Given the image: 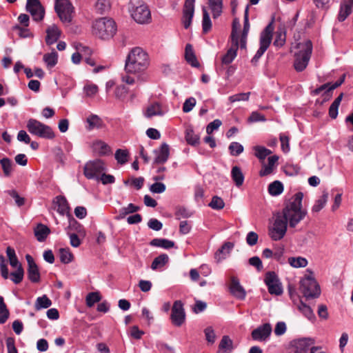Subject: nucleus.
<instances>
[{"label":"nucleus","instance_id":"nucleus-1","mask_svg":"<svg viewBox=\"0 0 353 353\" xmlns=\"http://www.w3.org/2000/svg\"><path fill=\"white\" fill-rule=\"evenodd\" d=\"M303 198L302 192L296 193L280 212L290 228H295L307 215V210L302 207Z\"/></svg>","mask_w":353,"mask_h":353},{"label":"nucleus","instance_id":"nucleus-2","mask_svg":"<svg viewBox=\"0 0 353 353\" xmlns=\"http://www.w3.org/2000/svg\"><path fill=\"white\" fill-rule=\"evenodd\" d=\"M149 64L147 53L141 48H134L129 53L125 65L126 73L137 74V80H147L143 72Z\"/></svg>","mask_w":353,"mask_h":353},{"label":"nucleus","instance_id":"nucleus-3","mask_svg":"<svg viewBox=\"0 0 353 353\" xmlns=\"http://www.w3.org/2000/svg\"><path fill=\"white\" fill-rule=\"evenodd\" d=\"M117 32V25L112 19L102 17L92 24V33L101 39L108 40Z\"/></svg>","mask_w":353,"mask_h":353},{"label":"nucleus","instance_id":"nucleus-4","mask_svg":"<svg viewBox=\"0 0 353 353\" xmlns=\"http://www.w3.org/2000/svg\"><path fill=\"white\" fill-rule=\"evenodd\" d=\"M298 50L295 53L294 63V68L298 72H301L307 67L312 52V43L310 40L299 43L296 45Z\"/></svg>","mask_w":353,"mask_h":353},{"label":"nucleus","instance_id":"nucleus-5","mask_svg":"<svg viewBox=\"0 0 353 353\" xmlns=\"http://www.w3.org/2000/svg\"><path fill=\"white\" fill-rule=\"evenodd\" d=\"M300 285V290L306 299H315L319 296L320 287L311 272L309 275H305L301 280Z\"/></svg>","mask_w":353,"mask_h":353},{"label":"nucleus","instance_id":"nucleus-6","mask_svg":"<svg viewBox=\"0 0 353 353\" xmlns=\"http://www.w3.org/2000/svg\"><path fill=\"white\" fill-rule=\"evenodd\" d=\"M26 128L30 134L39 137L47 139H52L54 137L52 129L37 119H30L27 121Z\"/></svg>","mask_w":353,"mask_h":353},{"label":"nucleus","instance_id":"nucleus-7","mask_svg":"<svg viewBox=\"0 0 353 353\" xmlns=\"http://www.w3.org/2000/svg\"><path fill=\"white\" fill-rule=\"evenodd\" d=\"M274 30L272 20L260 34V47L251 61L252 63H256L269 48L272 40Z\"/></svg>","mask_w":353,"mask_h":353},{"label":"nucleus","instance_id":"nucleus-8","mask_svg":"<svg viewBox=\"0 0 353 353\" xmlns=\"http://www.w3.org/2000/svg\"><path fill=\"white\" fill-rule=\"evenodd\" d=\"M288 225L286 220L278 212L272 225L269 228V236L274 241L282 239L286 234Z\"/></svg>","mask_w":353,"mask_h":353},{"label":"nucleus","instance_id":"nucleus-9","mask_svg":"<svg viewBox=\"0 0 353 353\" xmlns=\"http://www.w3.org/2000/svg\"><path fill=\"white\" fill-rule=\"evenodd\" d=\"M54 9L62 23L69 25L72 22L74 7L69 0L55 3Z\"/></svg>","mask_w":353,"mask_h":353},{"label":"nucleus","instance_id":"nucleus-10","mask_svg":"<svg viewBox=\"0 0 353 353\" xmlns=\"http://www.w3.org/2000/svg\"><path fill=\"white\" fill-rule=\"evenodd\" d=\"M105 170L104 163L100 159L88 162L84 167V175L88 179L99 181V175Z\"/></svg>","mask_w":353,"mask_h":353},{"label":"nucleus","instance_id":"nucleus-11","mask_svg":"<svg viewBox=\"0 0 353 353\" xmlns=\"http://www.w3.org/2000/svg\"><path fill=\"white\" fill-rule=\"evenodd\" d=\"M318 350V347L314 345V341L310 339L294 341L291 350L294 353H316Z\"/></svg>","mask_w":353,"mask_h":353},{"label":"nucleus","instance_id":"nucleus-12","mask_svg":"<svg viewBox=\"0 0 353 353\" xmlns=\"http://www.w3.org/2000/svg\"><path fill=\"white\" fill-rule=\"evenodd\" d=\"M132 17L137 23L140 24L148 23L152 19L150 10L145 4L136 7Z\"/></svg>","mask_w":353,"mask_h":353},{"label":"nucleus","instance_id":"nucleus-13","mask_svg":"<svg viewBox=\"0 0 353 353\" xmlns=\"http://www.w3.org/2000/svg\"><path fill=\"white\" fill-rule=\"evenodd\" d=\"M171 320L172 323L177 327L181 326L185 322V313L183 304L181 301L174 302L172 308Z\"/></svg>","mask_w":353,"mask_h":353},{"label":"nucleus","instance_id":"nucleus-14","mask_svg":"<svg viewBox=\"0 0 353 353\" xmlns=\"http://www.w3.org/2000/svg\"><path fill=\"white\" fill-rule=\"evenodd\" d=\"M265 283L271 294L280 295L283 292L277 275L274 272H268L265 274Z\"/></svg>","mask_w":353,"mask_h":353},{"label":"nucleus","instance_id":"nucleus-15","mask_svg":"<svg viewBox=\"0 0 353 353\" xmlns=\"http://www.w3.org/2000/svg\"><path fill=\"white\" fill-rule=\"evenodd\" d=\"M194 2L195 0H185L183 10L182 23L185 29H188L191 23L194 13Z\"/></svg>","mask_w":353,"mask_h":353},{"label":"nucleus","instance_id":"nucleus-16","mask_svg":"<svg viewBox=\"0 0 353 353\" xmlns=\"http://www.w3.org/2000/svg\"><path fill=\"white\" fill-rule=\"evenodd\" d=\"M26 259L28 263L27 274L28 279L32 283H39L41 279L40 272L34 259L30 254H26Z\"/></svg>","mask_w":353,"mask_h":353},{"label":"nucleus","instance_id":"nucleus-17","mask_svg":"<svg viewBox=\"0 0 353 353\" xmlns=\"http://www.w3.org/2000/svg\"><path fill=\"white\" fill-rule=\"evenodd\" d=\"M272 332V326L270 323H264L252 332V337L255 341H263L266 340Z\"/></svg>","mask_w":353,"mask_h":353},{"label":"nucleus","instance_id":"nucleus-18","mask_svg":"<svg viewBox=\"0 0 353 353\" xmlns=\"http://www.w3.org/2000/svg\"><path fill=\"white\" fill-rule=\"evenodd\" d=\"M27 10L31 14L35 21H41L44 17V10L39 1L27 2Z\"/></svg>","mask_w":353,"mask_h":353},{"label":"nucleus","instance_id":"nucleus-19","mask_svg":"<svg viewBox=\"0 0 353 353\" xmlns=\"http://www.w3.org/2000/svg\"><path fill=\"white\" fill-rule=\"evenodd\" d=\"M154 152L156 155L154 163L163 164L167 161L170 156L169 145L167 143H163L159 149L154 150Z\"/></svg>","mask_w":353,"mask_h":353},{"label":"nucleus","instance_id":"nucleus-20","mask_svg":"<svg viewBox=\"0 0 353 353\" xmlns=\"http://www.w3.org/2000/svg\"><path fill=\"white\" fill-rule=\"evenodd\" d=\"M85 128L88 131H92L94 129L99 130L104 127L105 124L102 119L94 114H90L85 119Z\"/></svg>","mask_w":353,"mask_h":353},{"label":"nucleus","instance_id":"nucleus-21","mask_svg":"<svg viewBox=\"0 0 353 353\" xmlns=\"http://www.w3.org/2000/svg\"><path fill=\"white\" fill-rule=\"evenodd\" d=\"M230 290L231 294L236 299L243 300L245 298L246 292L236 277H232L231 279Z\"/></svg>","mask_w":353,"mask_h":353},{"label":"nucleus","instance_id":"nucleus-22","mask_svg":"<svg viewBox=\"0 0 353 353\" xmlns=\"http://www.w3.org/2000/svg\"><path fill=\"white\" fill-rule=\"evenodd\" d=\"M352 12L353 0H343L341 4L340 11L338 15L339 21H345Z\"/></svg>","mask_w":353,"mask_h":353},{"label":"nucleus","instance_id":"nucleus-23","mask_svg":"<svg viewBox=\"0 0 353 353\" xmlns=\"http://www.w3.org/2000/svg\"><path fill=\"white\" fill-rule=\"evenodd\" d=\"M46 42L48 45H52L57 41L61 36V30L54 24L49 26L46 30Z\"/></svg>","mask_w":353,"mask_h":353},{"label":"nucleus","instance_id":"nucleus-24","mask_svg":"<svg viewBox=\"0 0 353 353\" xmlns=\"http://www.w3.org/2000/svg\"><path fill=\"white\" fill-rule=\"evenodd\" d=\"M239 48V41H232V46L227 51L226 54L222 57L223 64L228 65L231 63L236 57L237 50Z\"/></svg>","mask_w":353,"mask_h":353},{"label":"nucleus","instance_id":"nucleus-25","mask_svg":"<svg viewBox=\"0 0 353 353\" xmlns=\"http://www.w3.org/2000/svg\"><path fill=\"white\" fill-rule=\"evenodd\" d=\"M234 248V243L231 242L225 243L215 253L214 258L219 263L225 259Z\"/></svg>","mask_w":353,"mask_h":353},{"label":"nucleus","instance_id":"nucleus-26","mask_svg":"<svg viewBox=\"0 0 353 353\" xmlns=\"http://www.w3.org/2000/svg\"><path fill=\"white\" fill-rule=\"evenodd\" d=\"M278 160L279 157L277 155L270 157L268 158V163L267 165H263L262 169L259 172V175L261 176H265L270 174L273 172Z\"/></svg>","mask_w":353,"mask_h":353},{"label":"nucleus","instance_id":"nucleus-27","mask_svg":"<svg viewBox=\"0 0 353 353\" xmlns=\"http://www.w3.org/2000/svg\"><path fill=\"white\" fill-rule=\"evenodd\" d=\"M234 349L233 341L229 336L225 335L222 337L219 344L217 353H231Z\"/></svg>","mask_w":353,"mask_h":353},{"label":"nucleus","instance_id":"nucleus-28","mask_svg":"<svg viewBox=\"0 0 353 353\" xmlns=\"http://www.w3.org/2000/svg\"><path fill=\"white\" fill-rule=\"evenodd\" d=\"M248 6L246 7L245 13H244V26L243 32L241 34V37L240 40V46L241 48H245L246 47V41L248 34L250 30V23L248 19Z\"/></svg>","mask_w":353,"mask_h":353},{"label":"nucleus","instance_id":"nucleus-29","mask_svg":"<svg viewBox=\"0 0 353 353\" xmlns=\"http://www.w3.org/2000/svg\"><path fill=\"white\" fill-rule=\"evenodd\" d=\"M185 58L187 62L190 63L192 67H199V63L196 59V57L193 50V48L190 44H187L185 46Z\"/></svg>","mask_w":353,"mask_h":353},{"label":"nucleus","instance_id":"nucleus-30","mask_svg":"<svg viewBox=\"0 0 353 353\" xmlns=\"http://www.w3.org/2000/svg\"><path fill=\"white\" fill-rule=\"evenodd\" d=\"M208 5L214 19L219 17L223 11V0H208Z\"/></svg>","mask_w":353,"mask_h":353},{"label":"nucleus","instance_id":"nucleus-31","mask_svg":"<svg viewBox=\"0 0 353 353\" xmlns=\"http://www.w3.org/2000/svg\"><path fill=\"white\" fill-rule=\"evenodd\" d=\"M231 177L236 186L240 187L243 185L244 181V175L239 167L234 166L232 168Z\"/></svg>","mask_w":353,"mask_h":353},{"label":"nucleus","instance_id":"nucleus-32","mask_svg":"<svg viewBox=\"0 0 353 353\" xmlns=\"http://www.w3.org/2000/svg\"><path fill=\"white\" fill-rule=\"evenodd\" d=\"M50 232V229L43 224H39L34 229V235L40 242L44 241Z\"/></svg>","mask_w":353,"mask_h":353},{"label":"nucleus","instance_id":"nucleus-33","mask_svg":"<svg viewBox=\"0 0 353 353\" xmlns=\"http://www.w3.org/2000/svg\"><path fill=\"white\" fill-rule=\"evenodd\" d=\"M43 60L48 68H52L58 62V53L53 50L51 52L45 54Z\"/></svg>","mask_w":353,"mask_h":353},{"label":"nucleus","instance_id":"nucleus-34","mask_svg":"<svg viewBox=\"0 0 353 353\" xmlns=\"http://www.w3.org/2000/svg\"><path fill=\"white\" fill-rule=\"evenodd\" d=\"M150 244L152 246L159 247L164 249H170L174 246V242L166 239H154Z\"/></svg>","mask_w":353,"mask_h":353},{"label":"nucleus","instance_id":"nucleus-35","mask_svg":"<svg viewBox=\"0 0 353 353\" xmlns=\"http://www.w3.org/2000/svg\"><path fill=\"white\" fill-rule=\"evenodd\" d=\"M92 149L100 155H105L110 152V147L101 140L93 142Z\"/></svg>","mask_w":353,"mask_h":353},{"label":"nucleus","instance_id":"nucleus-36","mask_svg":"<svg viewBox=\"0 0 353 353\" xmlns=\"http://www.w3.org/2000/svg\"><path fill=\"white\" fill-rule=\"evenodd\" d=\"M56 203L57 205V212L63 215L69 212L68 203L66 199L63 196L56 197Z\"/></svg>","mask_w":353,"mask_h":353},{"label":"nucleus","instance_id":"nucleus-37","mask_svg":"<svg viewBox=\"0 0 353 353\" xmlns=\"http://www.w3.org/2000/svg\"><path fill=\"white\" fill-rule=\"evenodd\" d=\"M163 112L160 104L154 103L148 107L145 115L146 117L150 118L154 116H161L163 115Z\"/></svg>","mask_w":353,"mask_h":353},{"label":"nucleus","instance_id":"nucleus-38","mask_svg":"<svg viewBox=\"0 0 353 353\" xmlns=\"http://www.w3.org/2000/svg\"><path fill=\"white\" fill-rule=\"evenodd\" d=\"M343 97V93H341L337 98L332 102L329 108V115L332 119H336L338 115V109Z\"/></svg>","mask_w":353,"mask_h":353},{"label":"nucleus","instance_id":"nucleus-39","mask_svg":"<svg viewBox=\"0 0 353 353\" xmlns=\"http://www.w3.org/2000/svg\"><path fill=\"white\" fill-rule=\"evenodd\" d=\"M283 191V185L279 181H274L268 186V192L272 196H278Z\"/></svg>","mask_w":353,"mask_h":353},{"label":"nucleus","instance_id":"nucleus-40","mask_svg":"<svg viewBox=\"0 0 353 353\" xmlns=\"http://www.w3.org/2000/svg\"><path fill=\"white\" fill-rule=\"evenodd\" d=\"M139 210V207L130 203L127 207L123 208L120 210L119 215L116 217L117 220L123 219L127 214L134 213Z\"/></svg>","mask_w":353,"mask_h":353},{"label":"nucleus","instance_id":"nucleus-41","mask_svg":"<svg viewBox=\"0 0 353 353\" xmlns=\"http://www.w3.org/2000/svg\"><path fill=\"white\" fill-rule=\"evenodd\" d=\"M52 305L51 300L46 296L38 297L36 300L34 307L37 310H39L43 308H48Z\"/></svg>","mask_w":353,"mask_h":353},{"label":"nucleus","instance_id":"nucleus-42","mask_svg":"<svg viewBox=\"0 0 353 353\" xmlns=\"http://www.w3.org/2000/svg\"><path fill=\"white\" fill-rule=\"evenodd\" d=\"M288 263L292 267L295 268H305L307 265V260L302 256L290 257Z\"/></svg>","mask_w":353,"mask_h":353},{"label":"nucleus","instance_id":"nucleus-43","mask_svg":"<svg viewBox=\"0 0 353 353\" xmlns=\"http://www.w3.org/2000/svg\"><path fill=\"white\" fill-rule=\"evenodd\" d=\"M254 155L260 160L263 161L272 151L263 146L256 145L254 147Z\"/></svg>","mask_w":353,"mask_h":353},{"label":"nucleus","instance_id":"nucleus-44","mask_svg":"<svg viewBox=\"0 0 353 353\" xmlns=\"http://www.w3.org/2000/svg\"><path fill=\"white\" fill-rule=\"evenodd\" d=\"M169 257L166 254H162L156 257L152 263L151 268L157 270L159 268L164 266L168 261Z\"/></svg>","mask_w":353,"mask_h":353},{"label":"nucleus","instance_id":"nucleus-45","mask_svg":"<svg viewBox=\"0 0 353 353\" xmlns=\"http://www.w3.org/2000/svg\"><path fill=\"white\" fill-rule=\"evenodd\" d=\"M328 199V193L327 192H323L322 196L316 200L315 204L312 207V212H318L321 209L323 208L325 205L326 204Z\"/></svg>","mask_w":353,"mask_h":353},{"label":"nucleus","instance_id":"nucleus-46","mask_svg":"<svg viewBox=\"0 0 353 353\" xmlns=\"http://www.w3.org/2000/svg\"><path fill=\"white\" fill-rule=\"evenodd\" d=\"M6 254L9 259L10 264L12 268H18L19 265H21L18 261L14 250L10 246L8 247L6 249Z\"/></svg>","mask_w":353,"mask_h":353},{"label":"nucleus","instance_id":"nucleus-47","mask_svg":"<svg viewBox=\"0 0 353 353\" xmlns=\"http://www.w3.org/2000/svg\"><path fill=\"white\" fill-rule=\"evenodd\" d=\"M203 11V20H202V28L203 32L207 33L212 28V22L210 18V15L205 7L202 8Z\"/></svg>","mask_w":353,"mask_h":353},{"label":"nucleus","instance_id":"nucleus-48","mask_svg":"<svg viewBox=\"0 0 353 353\" xmlns=\"http://www.w3.org/2000/svg\"><path fill=\"white\" fill-rule=\"evenodd\" d=\"M185 140L191 145H196L199 143V137L194 133L193 130L187 129L185 132Z\"/></svg>","mask_w":353,"mask_h":353},{"label":"nucleus","instance_id":"nucleus-49","mask_svg":"<svg viewBox=\"0 0 353 353\" xmlns=\"http://www.w3.org/2000/svg\"><path fill=\"white\" fill-rule=\"evenodd\" d=\"M59 257L61 262L65 264L70 263L73 259V255L68 248H61Z\"/></svg>","mask_w":353,"mask_h":353},{"label":"nucleus","instance_id":"nucleus-50","mask_svg":"<svg viewBox=\"0 0 353 353\" xmlns=\"http://www.w3.org/2000/svg\"><path fill=\"white\" fill-rule=\"evenodd\" d=\"M24 276V271L21 265L17 268V270L10 273V279L15 283H20Z\"/></svg>","mask_w":353,"mask_h":353},{"label":"nucleus","instance_id":"nucleus-51","mask_svg":"<svg viewBox=\"0 0 353 353\" xmlns=\"http://www.w3.org/2000/svg\"><path fill=\"white\" fill-rule=\"evenodd\" d=\"M9 317V311L4 303L3 298L0 296V323H4Z\"/></svg>","mask_w":353,"mask_h":353},{"label":"nucleus","instance_id":"nucleus-52","mask_svg":"<svg viewBox=\"0 0 353 353\" xmlns=\"http://www.w3.org/2000/svg\"><path fill=\"white\" fill-rule=\"evenodd\" d=\"M101 299V296L99 292H90L85 299L86 305L88 307H91L94 305V303L99 302Z\"/></svg>","mask_w":353,"mask_h":353},{"label":"nucleus","instance_id":"nucleus-53","mask_svg":"<svg viewBox=\"0 0 353 353\" xmlns=\"http://www.w3.org/2000/svg\"><path fill=\"white\" fill-rule=\"evenodd\" d=\"M128 152L125 150L118 149L115 152V159L120 164H124L128 161Z\"/></svg>","mask_w":353,"mask_h":353},{"label":"nucleus","instance_id":"nucleus-54","mask_svg":"<svg viewBox=\"0 0 353 353\" xmlns=\"http://www.w3.org/2000/svg\"><path fill=\"white\" fill-rule=\"evenodd\" d=\"M3 173L5 176H8L12 172V162L8 158H3L0 160Z\"/></svg>","mask_w":353,"mask_h":353},{"label":"nucleus","instance_id":"nucleus-55","mask_svg":"<svg viewBox=\"0 0 353 353\" xmlns=\"http://www.w3.org/2000/svg\"><path fill=\"white\" fill-rule=\"evenodd\" d=\"M208 205L213 210H219L224 208L225 203L221 197L218 196H214Z\"/></svg>","mask_w":353,"mask_h":353},{"label":"nucleus","instance_id":"nucleus-56","mask_svg":"<svg viewBox=\"0 0 353 353\" xmlns=\"http://www.w3.org/2000/svg\"><path fill=\"white\" fill-rule=\"evenodd\" d=\"M228 149L232 156H239L243 152V146L238 142H232Z\"/></svg>","mask_w":353,"mask_h":353},{"label":"nucleus","instance_id":"nucleus-57","mask_svg":"<svg viewBox=\"0 0 353 353\" xmlns=\"http://www.w3.org/2000/svg\"><path fill=\"white\" fill-rule=\"evenodd\" d=\"M298 307L302 314L308 319L311 320L314 318L313 311L310 306L307 305L303 302H301Z\"/></svg>","mask_w":353,"mask_h":353},{"label":"nucleus","instance_id":"nucleus-58","mask_svg":"<svg viewBox=\"0 0 353 353\" xmlns=\"http://www.w3.org/2000/svg\"><path fill=\"white\" fill-rule=\"evenodd\" d=\"M96 9L100 14H103L109 10L110 3L109 0H98L95 4Z\"/></svg>","mask_w":353,"mask_h":353},{"label":"nucleus","instance_id":"nucleus-59","mask_svg":"<svg viewBox=\"0 0 353 353\" xmlns=\"http://www.w3.org/2000/svg\"><path fill=\"white\" fill-rule=\"evenodd\" d=\"M285 32L282 30H278L276 32L274 45L276 47H282L285 43Z\"/></svg>","mask_w":353,"mask_h":353},{"label":"nucleus","instance_id":"nucleus-60","mask_svg":"<svg viewBox=\"0 0 353 353\" xmlns=\"http://www.w3.org/2000/svg\"><path fill=\"white\" fill-rule=\"evenodd\" d=\"M250 92H243L232 95L229 97V101L231 103H234L241 101H248L249 99Z\"/></svg>","mask_w":353,"mask_h":353},{"label":"nucleus","instance_id":"nucleus-61","mask_svg":"<svg viewBox=\"0 0 353 353\" xmlns=\"http://www.w3.org/2000/svg\"><path fill=\"white\" fill-rule=\"evenodd\" d=\"M204 334L205 336L206 341L211 344H213L216 341V334L212 327H207L204 330Z\"/></svg>","mask_w":353,"mask_h":353},{"label":"nucleus","instance_id":"nucleus-62","mask_svg":"<svg viewBox=\"0 0 353 353\" xmlns=\"http://www.w3.org/2000/svg\"><path fill=\"white\" fill-rule=\"evenodd\" d=\"M122 80L123 82L126 83L128 85H132L137 82L141 81L143 82L141 79L137 80V74H129L127 73L125 75L122 77Z\"/></svg>","mask_w":353,"mask_h":353},{"label":"nucleus","instance_id":"nucleus-63","mask_svg":"<svg viewBox=\"0 0 353 353\" xmlns=\"http://www.w3.org/2000/svg\"><path fill=\"white\" fill-rule=\"evenodd\" d=\"M192 213L185 208H179L176 212L175 216L177 219L188 218L192 216Z\"/></svg>","mask_w":353,"mask_h":353},{"label":"nucleus","instance_id":"nucleus-64","mask_svg":"<svg viewBox=\"0 0 353 353\" xmlns=\"http://www.w3.org/2000/svg\"><path fill=\"white\" fill-rule=\"evenodd\" d=\"M196 105V99L194 97L187 99L183 105V111L184 112H190Z\"/></svg>","mask_w":353,"mask_h":353}]
</instances>
